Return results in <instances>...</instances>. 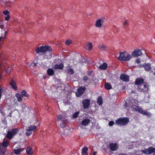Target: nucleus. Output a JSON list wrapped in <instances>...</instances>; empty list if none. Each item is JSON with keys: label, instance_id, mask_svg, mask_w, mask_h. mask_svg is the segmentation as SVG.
I'll list each match as a JSON object with an SVG mask.
<instances>
[{"label": "nucleus", "instance_id": "nucleus-1", "mask_svg": "<svg viewBox=\"0 0 155 155\" xmlns=\"http://www.w3.org/2000/svg\"><path fill=\"white\" fill-rule=\"evenodd\" d=\"M132 54H128L126 51L120 52L118 59L121 61H128L130 60L133 56L134 57H137L142 54L141 51L139 49L134 50L132 52Z\"/></svg>", "mask_w": 155, "mask_h": 155}, {"label": "nucleus", "instance_id": "nucleus-2", "mask_svg": "<svg viewBox=\"0 0 155 155\" xmlns=\"http://www.w3.org/2000/svg\"><path fill=\"white\" fill-rule=\"evenodd\" d=\"M36 51L37 53H39L40 52H44L46 54L48 53L50 57L52 56L51 53L52 52V50L50 46L49 45H45L44 46H41L37 48Z\"/></svg>", "mask_w": 155, "mask_h": 155}, {"label": "nucleus", "instance_id": "nucleus-3", "mask_svg": "<svg viewBox=\"0 0 155 155\" xmlns=\"http://www.w3.org/2000/svg\"><path fill=\"white\" fill-rule=\"evenodd\" d=\"M129 122V119L127 117H121L118 118L116 121V124L120 126L126 125Z\"/></svg>", "mask_w": 155, "mask_h": 155}, {"label": "nucleus", "instance_id": "nucleus-4", "mask_svg": "<svg viewBox=\"0 0 155 155\" xmlns=\"http://www.w3.org/2000/svg\"><path fill=\"white\" fill-rule=\"evenodd\" d=\"M137 89L139 92H145L148 91L149 87L147 84L145 83L141 85L138 86Z\"/></svg>", "mask_w": 155, "mask_h": 155}, {"label": "nucleus", "instance_id": "nucleus-5", "mask_svg": "<svg viewBox=\"0 0 155 155\" xmlns=\"http://www.w3.org/2000/svg\"><path fill=\"white\" fill-rule=\"evenodd\" d=\"M18 131V130L17 129L14 128L11 129L8 131L7 135V137L9 139H12Z\"/></svg>", "mask_w": 155, "mask_h": 155}, {"label": "nucleus", "instance_id": "nucleus-6", "mask_svg": "<svg viewBox=\"0 0 155 155\" xmlns=\"http://www.w3.org/2000/svg\"><path fill=\"white\" fill-rule=\"evenodd\" d=\"M141 151L144 154H150L155 152V148L150 147H148V149H146L144 150H142Z\"/></svg>", "mask_w": 155, "mask_h": 155}, {"label": "nucleus", "instance_id": "nucleus-7", "mask_svg": "<svg viewBox=\"0 0 155 155\" xmlns=\"http://www.w3.org/2000/svg\"><path fill=\"white\" fill-rule=\"evenodd\" d=\"M86 88L84 87H79L77 89V91L75 93L76 96L80 97L84 93Z\"/></svg>", "mask_w": 155, "mask_h": 155}, {"label": "nucleus", "instance_id": "nucleus-8", "mask_svg": "<svg viewBox=\"0 0 155 155\" xmlns=\"http://www.w3.org/2000/svg\"><path fill=\"white\" fill-rule=\"evenodd\" d=\"M109 147L110 150L114 151L117 150L118 148V146L117 143H110L109 144Z\"/></svg>", "mask_w": 155, "mask_h": 155}, {"label": "nucleus", "instance_id": "nucleus-9", "mask_svg": "<svg viewBox=\"0 0 155 155\" xmlns=\"http://www.w3.org/2000/svg\"><path fill=\"white\" fill-rule=\"evenodd\" d=\"M82 104L84 109H87L89 107L90 105V100L88 99H85L83 100Z\"/></svg>", "mask_w": 155, "mask_h": 155}, {"label": "nucleus", "instance_id": "nucleus-10", "mask_svg": "<svg viewBox=\"0 0 155 155\" xmlns=\"http://www.w3.org/2000/svg\"><path fill=\"white\" fill-rule=\"evenodd\" d=\"M144 83V80L141 78H137L134 82L135 85H137L138 86L141 85Z\"/></svg>", "mask_w": 155, "mask_h": 155}, {"label": "nucleus", "instance_id": "nucleus-11", "mask_svg": "<svg viewBox=\"0 0 155 155\" xmlns=\"http://www.w3.org/2000/svg\"><path fill=\"white\" fill-rule=\"evenodd\" d=\"M120 78L124 82H128L130 80L129 76L124 74H123L121 75Z\"/></svg>", "mask_w": 155, "mask_h": 155}, {"label": "nucleus", "instance_id": "nucleus-12", "mask_svg": "<svg viewBox=\"0 0 155 155\" xmlns=\"http://www.w3.org/2000/svg\"><path fill=\"white\" fill-rule=\"evenodd\" d=\"M91 123L90 119L85 118L83 119L81 122V124L82 126H85Z\"/></svg>", "mask_w": 155, "mask_h": 155}, {"label": "nucleus", "instance_id": "nucleus-13", "mask_svg": "<svg viewBox=\"0 0 155 155\" xmlns=\"http://www.w3.org/2000/svg\"><path fill=\"white\" fill-rule=\"evenodd\" d=\"M103 23L104 20L101 19L99 18L96 21L95 26L97 27L101 28Z\"/></svg>", "mask_w": 155, "mask_h": 155}, {"label": "nucleus", "instance_id": "nucleus-14", "mask_svg": "<svg viewBox=\"0 0 155 155\" xmlns=\"http://www.w3.org/2000/svg\"><path fill=\"white\" fill-rule=\"evenodd\" d=\"M10 84L13 89L15 91L17 90V87L16 85V83L13 79H11L10 82Z\"/></svg>", "mask_w": 155, "mask_h": 155}, {"label": "nucleus", "instance_id": "nucleus-15", "mask_svg": "<svg viewBox=\"0 0 155 155\" xmlns=\"http://www.w3.org/2000/svg\"><path fill=\"white\" fill-rule=\"evenodd\" d=\"M143 109L140 107L137 106L135 107H133V110L136 111H137L138 113L141 114L142 111Z\"/></svg>", "mask_w": 155, "mask_h": 155}, {"label": "nucleus", "instance_id": "nucleus-16", "mask_svg": "<svg viewBox=\"0 0 155 155\" xmlns=\"http://www.w3.org/2000/svg\"><path fill=\"white\" fill-rule=\"evenodd\" d=\"M64 67V65L61 63L59 64H56L54 66V69H62Z\"/></svg>", "mask_w": 155, "mask_h": 155}, {"label": "nucleus", "instance_id": "nucleus-17", "mask_svg": "<svg viewBox=\"0 0 155 155\" xmlns=\"http://www.w3.org/2000/svg\"><path fill=\"white\" fill-rule=\"evenodd\" d=\"M144 68L145 70L147 71L150 70L151 69L150 64L149 63H145Z\"/></svg>", "mask_w": 155, "mask_h": 155}, {"label": "nucleus", "instance_id": "nucleus-18", "mask_svg": "<svg viewBox=\"0 0 155 155\" xmlns=\"http://www.w3.org/2000/svg\"><path fill=\"white\" fill-rule=\"evenodd\" d=\"M141 114L144 115H146L148 118L152 116V114L150 112L146 110H143V109Z\"/></svg>", "mask_w": 155, "mask_h": 155}, {"label": "nucleus", "instance_id": "nucleus-19", "mask_svg": "<svg viewBox=\"0 0 155 155\" xmlns=\"http://www.w3.org/2000/svg\"><path fill=\"white\" fill-rule=\"evenodd\" d=\"M15 95L18 101L21 102L22 101L23 96L22 95L19 93H17L15 94Z\"/></svg>", "mask_w": 155, "mask_h": 155}, {"label": "nucleus", "instance_id": "nucleus-20", "mask_svg": "<svg viewBox=\"0 0 155 155\" xmlns=\"http://www.w3.org/2000/svg\"><path fill=\"white\" fill-rule=\"evenodd\" d=\"M107 64L106 63H104L102 65H100L99 67V68L101 70H105L107 68Z\"/></svg>", "mask_w": 155, "mask_h": 155}, {"label": "nucleus", "instance_id": "nucleus-21", "mask_svg": "<svg viewBox=\"0 0 155 155\" xmlns=\"http://www.w3.org/2000/svg\"><path fill=\"white\" fill-rule=\"evenodd\" d=\"M104 86V88L107 90H110L112 88L111 85L109 83H105Z\"/></svg>", "mask_w": 155, "mask_h": 155}, {"label": "nucleus", "instance_id": "nucleus-22", "mask_svg": "<svg viewBox=\"0 0 155 155\" xmlns=\"http://www.w3.org/2000/svg\"><path fill=\"white\" fill-rule=\"evenodd\" d=\"M48 74L50 76H51L54 74V70L51 68H49L47 71Z\"/></svg>", "mask_w": 155, "mask_h": 155}, {"label": "nucleus", "instance_id": "nucleus-23", "mask_svg": "<svg viewBox=\"0 0 155 155\" xmlns=\"http://www.w3.org/2000/svg\"><path fill=\"white\" fill-rule=\"evenodd\" d=\"M88 150V149L87 147H84L82 149V155H88L87 151Z\"/></svg>", "mask_w": 155, "mask_h": 155}, {"label": "nucleus", "instance_id": "nucleus-24", "mask_svg": "<svg viewBox=\"0 0 155 155\" xmlns=\"http://www.w3.org/2000/svg\"><path fill=\"white\" fill-rule=\"evenodd\" d=\"M28 128L31 130V131L32 132V131H34L36 130V127L35 125H31L28 127Z\"/></svg>", "mask_w": 155, "mask_h": 155}, {"label": "nucleus", "instance_id": "nucleus-25", "mask_svg": "<svg viewBox=\"0 0 155 155\" xmlns=\"http://www.w3.org/2000/svg\"><path fill=\"white\" fill-rule=\"evenodd\" d=\"M27 153L29 155H31L33 154V151L31 147H28L26 149Z\"/></svg>", "mask_w": 155, "mask_h": 155}, {"label": "nucleus", "instance_id": "nucleus-26", "mask_svg": "<svg viewBox=\"0 0 155 155\" xmlns=\"http://www.w3.org/2000/svg\"><path fill=\"white\" fill-rule=\"evenodd\" d=\"M21 93V95L23 96H23L27 98H28L29 97V95L27 94V91L25 90H22Z\"/></svg>", "mask_w": 155, "mask_h": 155}, {"label": "nucleus", "instance_id": "nucleus-27", "mask_svg": "<svg viewBox=\"0 0 155 155\" xmlns=\"http://www.w3.org/2000/svg\"><path fill=\"white\" fill-rule=\"evenodd\" d=\"M97 103L99 105H101L102 104L103 101L101 97H98L97 100Z\"/></svg>", "mask_w": 155, "mask_h": 155}, {"label": "nucleus", "instance_id": "nucleus-28", "mask_svg": "<svg viewBox=\"0 0 155 155\" xmlns=\"http://www.w3.org/2000/svg\"><path fill=\"white\" fill-rule=\"evenodd\" d=\"M9 145L8 142L6 140H4L3 141L2 143V145L3 147H7Z\"/></svg>", "mask_w": 155, "mask_h": 155}, {"label": "nucleus", "instance_id": "nucleus-29", "mask_svg": "<svg viewBox=\"0 0 155 155\" xmlns=\"http://www.w3.org/2000/svg\"><path fill=\"white\" fill-rule=\"evenodd\" d=\"M65 116H63L61 115H58V116L57 118L58 120H61L62 121H64Z\"/></svg>", "mask_w": 155, "mask_h": 155}, {"label": "nucleus", "instance_id": "nucleus-30", "mask_svg": "<svg viewBox=\"0 0 155 155\" xmlns=\"http://www.w3.org/2000/svg\"><path fill=\"white\" fill-rule=\"evenodd\" d=\"M21 107L22 108V110L23 111H26L27 110H28L29 109V107H28L26 106L25 104L23 103L21 105Z\"/></svg>", "mask_w": 155, "mask_h": 155}, {"label": "nucleus", "instance_id": "nucleus-31", "mask_svg": "<svg viewBox=\"0 0 155 155\" xmlns=\"http://www.w3.org/2000/svg\"><path fill=\"white\" fill-rule=\"evenodd\" d=\"M68 73V74H69L70 75H73L74 73V70L73 68H71L69 69H67Z\"/></svg>", "mask_w": 155, "mask_h": 155}, {"label": "nucleus", "instance_id": "nucleus-32", "mask_svg": "<svg viewBox=\"0 0 155 155\" xmlns=\"http://www.w3.org/2000/svg\"><path fill=\"white\" fill-rule=\"evenodd\" d=\"M31 133L32 132L31 131V130L27 128L25 131V134L26 136L27 137H29Z\"/></svg>", "mask_w": 155, "mask_h": 155}, {"label": "nucleus", "instance_id": "nucleus-33", "mask_svg": "<svg viewBox=\"0 0 155 155\" xmlns=\"http://www.w3.org/2000/svg\"><path fill=\"white\" fill-rule=\"evenodd\" d=\"M79 114V112L77 111L75 112L73 115V117L74 118H77Z\"/></svg>", "mask_w": 155, "mask_h": 155}, {"label": "nucleus", "instance_id": "nucleus-34", "mask_svg": "<svg viewBox=\"0 0 155 155\" xmlns=\"http://www.w3.org/2000/svg\"><path fill=\"white\" fill-rule=\"evenodd\" d=\"M86 46L88 47L89 50L91 51L92 49V44L91 42L89 43L88 44L86 45Z\"/></svg>", "mask_w": 155, "mask_h": 155}, {"label": "nucleus", "instance_id": "nucleus-35", "mask_svg": "<svg viewBox=\"0 0 155 155\" xmlns=\"http://www.w3.org/2000/svg\"><path fill=\"white\" fill-rule=\"evenodd\" d=\"M72 43V41L71 40L68 39L65 42V43L67 45H69Z\"/></svg>", "mask_w": 155, "mask_h": 155}, {"label": "nucleus", "instance_id": "nucleus-36", "mask_svg": "<svg viewBox=\"0 0 155 155\" xmlns=\"http://www.w3.org/2000/svg\"><path fill=\"white\" fill-rule=\"evenodd\" d=\"M21 152L20 149H15L14 150V153L16 154H18L20 153Z\"/></svg>", "mask_w": 155, "mask_h": 155}, {"label": "nucleus", "instance_id": "nucleus-37", "mask_svg": "<svg viewBox=\"0 0 155 155\" xmlns=\"http://www.w3.org/2000/svg\"><path fill=\"white\" fill-rule=\"evenodd\" d=\"M12 69V67H8L7 69H6V72L8 74H9L11 71Z\"/></svg>", "mask_w": 155, "mask_h": 155}, {"label": "nucleus", "instance_id": "nucleus-38", "mask_svg": "<svg viewBox=\"0 0 155 155\" xmlns=\"http://www.w3.org/2000/svg\"><path fill=\"white\" fill-rule=\"evenodd\" d=\"M100 48L103 50H105L106 49V47L104 45H102L100 46Z\"/></svg>", "mask_w": 155, "mask_h": 155}, {"label": "nucleus", "instance_id": "nucleus-39", "mask_svg": "<svg viewBox=\"0 0 155 155\" xmlns=\"http://www.w3.org/2000/svg\"><path fill=\"white\" fill-rule=\"evenodd\" d=\"M6 151L5 150H0V154L1 155H4Z\"/></svg>", "mask_w": 155, "mask_h": 155}, {"label": "nucleus", "instance_id": "nucleus-40", "mask_svg": "<svg viewBox=\"0 0 155 155\" xmlns=\"http://www.w3.org/2000/svg\"><path fill=\"white\" fill-rule=\"evenodd\" d=\"M63 123L61 124L60 127H64L66 126V124L64 121H62Z\"/></svg>", "mask_w": 155, "mask_h": 155}, {"label": "nucleus", "instance_id": "nucleus-41", "mask_svg": "<svg viewBox=\"0 0 155 155\" xmlns=\"http://www.w3.org/2000/svg\"><path fill=\"white\" fill-rule=\"evenodd\" d=\"M3 13L5 15H8L9 14V12L8 10L4 11L3 12Z\"/></svg>", "mask_w": 155, "mask_h": 155}, {"label": "nucleus", "instance_id": "nucleus-42", "mask_svg": "<svg viewBox=\"0 0 155 155\" xmlns=\"http://www.w3.org/2000/svg\"><path fill=\"white\" fill-rule=\"evenodd\" d=\"M114 123L113 121H110L108 123L109 125L110 126H112L114 125Z\"/></svg>", "mask_w": 155, "mask_h": 155}, {"label": "nucleus", "instance_id": "nucleus-43", "mask_svg": "<svg viewBox=\"0 0 155 155\" xmlns=\"http://www.w3.org/2000/svg\"><path fill=\"white\" fill-rule=\"evenodd\" d=\"M10 16L9 15H8L5 18V21H8L10 19Z\"/></svg>", "mask_w": 155, "mask_h": 155}, {"label": "nucleus", "instance_id": "nucleus-44", "mask_svg": "<svg viewBox=\"0 0 155 155\" xmlns=\"http://www.w3.org/2000/svg\"><path fill=\"white\" fill-rule=\"evenodd\" d=\"M83 79L84 81H87L88 78L87 76H84Z\"/></svg>", "mask_w": 155, "mask_h": 155}, {"label": "nucleus", "instance_id": "nucleus-45", "mask_svg": "<svg viewBox=\"0 0 155 155\" xmlns=\"http://www.w3.org/2000/svg\"><path fill=\"white\" fill-rule=\"evenodd\" d=\"M128 22L127 20L125 21V22L124 23L123 25L124 26L127 25H128Z\"/></svg>", "mask_w": 155, "mask_h": 155}, {"label": "nucleus", "instance_id": "nucleus-46", "mask_svg": "<svg viewBox=\"0 0 155 155\" xmlns=\"http://www.w3.org/2000/svg\"><path fill=\"white\" fill-rule=\"evenodd\" d=\"M136 62L137 63V64H139V63H140V60L139 59H137L136 60Z\"/></svg>", "mask_w": 155, "mask_h": 155}, {"label": "nucleus", "instance_id": "nucleus-47", "mask_svg": "<svg viewBox=\"0 0 155 155\" xmlns=\"http://www.w3.org/2000/svg\"><path fill=\"white\" fill-rule=\"evenodd\" d=\"M3 28V25L2 23H0V28L1 29H2Z\"/></svg>", "mask_w": 155, "mask_h": 155}, {"label": "nucleus", "instance_id": "nucleus-48", "mask_svg": "<svg viewBox=\"0 0 155 155\" xmlns=\"http://www.w3.org/2000/svg\"><path fill=\"white\" fill-rule=\"evenodd\" d=\"M144 64H140L139 65L138 67L139 68L143 67L144 68Z\"/></svg>", "mask_w": 155, "mask_h": 155}, {"label": "nucleus", "instance_id": "nucleus-49", "mask_svg": "<svg viewBox=\"0 0 155 155\" xmlns=\"http://www.w3.org/2000/svg\"><path fill=\"white\" fill-rule=\"evenodd\" d=\"M124 105L126 107H127L128 106L127 103L126 102H125V103Z\"/></svg>", "mask_w": 155, "mask_h": 155}, {"label": "nucleus", "instance_id": "nucleus-50", "mask_svg": "<svg viewBox=\"0 0 155 155\" xmlns=\"http://www.w3.org/2000/svg\"><path fill=\"white\" fill-rule=\"evenodd\" d=\"M103 150L105 152H106L107 151V149L106 148H104Z\"/></svg>", "mask_w": 155, "mask_h": 155}, {"label": "nucleus", "instance_id": "nucleus-51", "mask_svg": "<svg viewBox=\"0 0 155 155\" xmlns=\"http://www.w3.org/2000/svg\"><path fill=\"white\" fill-rule=\"evenodd\" d=\"M97 154V152H95V151H94L93 152V155H96Z\"/></svg>", "mask_w": 155, "mask_h": 155}, {"label": "nucleus", "instance_id": "nucleus-52", "mask_svg": "<svg viewBox=\"0 0 155 155\" xmlns=\"http://www.w3.org/2000/svg\"><path fill=\"white\" fill-rule=\"evenodd\" d=\"M2 115H4V116L5 115V114H4V112H3V114H2Z\"/></svg>", "mask_w": 155, "mask_h": 155}, {"label": "nucleus", "instance_id": "nucleus-53", "mask_svg": "<svg viewBox=\"0 0 155 155\" xmlns=\"http://www.w3.org/2000/svg\"><path fill=\"white\" fill-rule=\"evenodd\" d=\"M154 74L155 75V72L154 73Z\"/></svg>", "mask_w": 155, "mask_h": 155}]
</instances>
